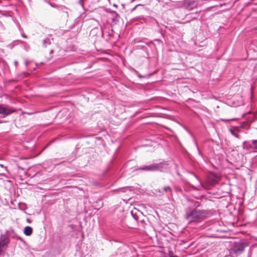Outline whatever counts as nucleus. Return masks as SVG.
<instances>
[{"mask_svg": "<svg viewBox=\"0 0 257 257\" xmlns=\"http://www.w3.org/2000/svg\"><path fill=\"white\" fill-rule=\"evenodd\" d=\"M10 242L9 238L6 235H2L0 237V247L7 246Z\"/></svg>", "mask_w": 257, "mask_h": 257, "instance_id": "423d86ee", "label": "nucleus"}, {"mask_svg": "<svg viewBox=\"0 0 257 257\" xmlns=\"http://www.w3.org/2000/svg\"><path fill=\"white\" fill-rule=\"evenodd\" d=\"M168 164L166 161H163L160 163L152 164L150 165L144 166L140 167L138 170L152 172V171H164L168 168Z\"/></svg>", "mask_w": 257, "mask_h": 257, "instance_id": "f03ea898", "label": "nucleus"}, {"mask_svg": "<svg viewBox=\"0 0 257 257\" xmlns=\"http://www.w3.org/2000/svg\"><path fill=\"white\" fill-rule=\"evenodd\" d=\"M230 132L232 135L234 136L236 138H238V139L239 138V135L235 133L232 129H230Z\"/></svg>", "mask_w": 257, "mask_h": 257, "instance_id": "ddd939ff", "label": "nucleus"}, {"mask_svg": "<svg viewBox=\"0 0 257 257\" xmlns=\"http://www.w3.org/2000/svg\"><path fill=\"white\" fill-rule=\"evenodd\" d=\"M3 0H0V6L3 5Z\"/></svg>", "mask_w": 257, "mask_h": 257, "instance_id": "dca6fc26", "label": "nucleus"}, {"mask_svg": "<svg viewBox=\"0 0 257 257\" xmlns=\"http://www.w3.org/2000/svg\"><path fill=\"white\" fill-rule=\"evenodd\" d=\"M169 190H171V188L170 186H166L163 188V190L165 191H167Z\"/></svg>", "mask_w": 257, "mask_h": 257, "instance_id": "4468645a", "label": "nucleus"}, {"mask_svg": "<svg viewBox=\"0 0 257 257\" xmlns=\"http://www.w3.org/2000/svg\"><path fill=\"white\" fill-rule=\"evenodd\" d=\"M252 146H250L249 147V149H257V140H252Z\"/></svg>", "mask_w": 257, "mask_h": 257, "instance_id": "9b49d317", "label": "nucleus"}, {"mask_svg": "<svg viewBox=\"0 0 257 257\" xmlns=\"http://www.w3.org/2000/svg\"><path fill=\"white\" fill-rule=\"evenodd\" d=\"M33 229L31 226H27L24 228V233L27 236H30L32 234Z\"/></svg>", "mask_w": 257, "mask_h": 257, "instance_id": "0eeeda50", "label": "nucleus"}, {"mask_svg": "<svg viewBox=\"0 0 257 257\" xmlns=\"http://www.w3.org/2000/svg\"><path fill=\"white\" fill-rule=\"evenodd\" d=\"M16 111L14 108L0 107V114L2 117H5L13 112Z\"/></svg>", "mask_w": 257, "mask_h": 257, "instance_id": "39448f33", "label": "nucleus"}, {"mask_svg": "<svg viewBox=\"0 0 257 257\" xmlns=\"http://www.w3.org/2000/svg\"><path fill=\"white\" fill-rule=\"evenodd\" d=\"M21 36H22V37H23L24 38H26H26H27V35H25V34H24V33H22V34H21Z\"/></svg>", "mask_w": 257, "mask_h": 257, "instance_id": "2eb2a0df", "label": "nucleus"}, {"mask_svg": "<svg viewBox=\"0 0 257 257\" xmlns=\"http://www.w3.org/2000/svg\"><path fill=\"white\" fill-rule=\"evenodd\" d=\"M245 143H246V142H244L243 144L244 145Z\"/></svg>", "mask_w": 257, "mask_h": 257, "instance_id": "aec40b11", "label": "nucleus"}, {"mask_svg": "<svg viewBox=\"0 0 257 257\" xmlns=\"http://www.w3.org/2000/svg\"><path fill=\"white\" fill-rule=\"evenodd\" d=\"M194 176V177L196 178V179L198 181L199 183V185H198V189L200 190L202 188H205V187L204 186V184L202 183V182L198 178V177H197V176L194 174H192Z\"/></svg>", "mask_w": 257, "mask_h": 257, "instance_id": "1a4fd4ad", "label": "nucleus"}, {"mask_svg": "<svg viewBox=\"0 0 257 257\" xmlns=\"http://www.w3.org/2000/svg\"><path fill=\"white\" fill-rule=\"evenodd\" d=\"M53 52V50H51L50 52V53H52Z\"/></svg>", "mask_w": 257, "mask_h": 257, "instance_id": "f3484780", "label": "nucleus"}, {"mask_svg": "<svg viewBox=\"0 0 257 257\" xmlns=\"http://www.w3.org/2000/svg\"><path fill=\"white\" fill-rule=\"evenodd\" d=\"M26 65H28V63H27V62H26Z\"/></svg>", "mask_w": 257, "mask_h": 257, "instance_id": "4be33fe9", "label": "nucleus"}, {"mask_svg": "<svg viewBox=\"0 0 257 257\" xmlns=\"http://www.w3.org/2000/svg\"><path fill=\"white\" fill-rule=\"evenodd\" d=\"M51 43V40L49 38L44 39L43 41V45L44 47H46L48 45Z\"/></svg>", "mask_w": 257, "mask_h": 257, "instance_id": "9d476101", "label": "nucleus"}, {"mask_svg": "<svg viewBox=\"0 0 257 257\" xmlns=\"http://www.w3.org/2000/svg\"><path fill=\"white\" fill-rule=\"evenodd\" d=\"M0 166H1V167H3V165H0Z\"/></svg>", "mask_w": 257, "mask_h": 257, "instance_id": "412c9836", "label": "nucleus"}, {"mask_svg": "<svg viewBox=\"0 0 257 257\" xmlns=\"http://www.w3.org/2000/svg\"><path fill=\"white\" fill-rule=\"evenodd\" d=\"M15 65H17V61H16V62H15Z\"/></svg>", "mask_w": 257, "mask_h": 257, "instance_id": "6ab92c4d", "label": "nucleus"}, {"mask_svg": "<svg viewBox=\"0 0 257 257\" xmlns=\"http://www.w3.org/2000/svg\"><path fill=\"white\" fill-rule=\"evenodd\" d=\"M87 0H78V4L80 6L84 9V3H86Z\"/></svg>", "mask_w": 257, "mask_h": 257, "instance_id": "f8f14e48", "label": "nucleus"}, {"mask_svg": "<svg viewBox=\"0 0 257 257\" xmlns=\"http://www.w3.org/2000/svg\"><path fill=\"white\" fill-rule=\"evenodd\" d=\"M256 30H257V29H256Z\"/></svg>", "mask_w": 257, "mask_h": 257, "instance_id": "5701e85b", "label": "nucleus"}, {"mask_svg": "<svg viewBox=\"0 0 257 257\" xmlns=\"http://www.w3.org/2000/svg\"><path fill=\"white\" fill-rule=\"evenodd\" d=\"M219 178V175L211 172L207 175L205 184L208 186H213L218 182Z\"/></svg>", "mask_w": 257, "mask_h": 257, "instance_id": "20e7f679", "label": "nucleus"}, {"mask_svg": "<svg viewBox=\"0 0 257 257\" xmlns=\"http://www.w3.org/2000/svg\"><path fill=\"white\" fill-rule=\"evenodd\" d=\"M185 218L189 224L197 223L203 220L204 216L201 211L194 209L189 212H187Z\"/></svg>", "mask_w": 257, "mask_h": 257, "instance_id": "f257e3e1", "label": "nucleus"}, {"mask_svg": "<svg viewBox=\"0 0 257 257\" xmlns=\"http://www.w3.org/2000/svg\"><path fill=\"white\" fill-rule=\"evenodd\" d=\"M9 236H10V237H11L13 238H15V239H16L18 240L19 239L20 240H22V238L21 237L17 235L13 231H12V232H10L9 233Z\"/></svg>", "mask_w": 257, "mask_h": 257, "instance_id": "6e6552de", "label": "nucleus"}, {"mask_svg": "<svg viewBox=\"0 0 257 257\" xmlns=\"http://www.w3.org/2000/svg\"><path fill=\"white\" fill-rule=\"evenodd\" d=\"M170 257H177L176 255H170Z\"/></svg>", "mask_w": 257, "mask_h": 257, "instance_id": "a211bd4d", "label": "nucleus"}, {"mask_svg": "<svg viewBox=\"0 0 257 257\" xmlns=\"http://www.w3.org/2000/svg\"><path fill=\"white\" fill-rule=\"evenodd\" d=\"M248 246V243L245 241L240 240L235 242L229 249V254L231 257H237L244 250L245 247Z\"/></svg>", "mask_w": 257, "mask_h": 257, "instance_id": "7ed1b4c3", "label": "nucleus"}]
</instances>
